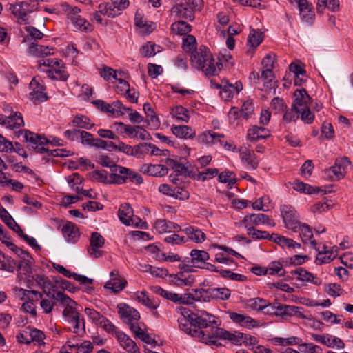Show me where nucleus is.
I'll use <instances>...</instances> for the list:
<instances>
[{"label": "nucleus", "mask_w": 353, "mask_h": 353, "mask_svg": "<svg viewBox=\"0 0 353 353\" xmlns=\"http://www.w3.org/2000/svg\"><path fill=\"white\" fill-rule=\"evenodd\" d=\"M191 63L193 67L201 70L207 76H214L220 70L219 61L213 58L210 50L205 46H201L192 52Z\"/></svg>", "instance_id": "nucleus-1"}, {"label": "nucleus", "mask_w": 353, "mask_h": 353, "mask_svg": "<svg viewBox=\"0 0 353 353\" xmlns=\"http://www.w3.org/2000/svg\"><path fill=\"white\" fill-rule=\"evenodd\" d=\"M188 317H189L191 325L194 327H198V330L207 328L208 327L212 329V327L219 325L216 321V317L204 310H199L196 312H190V314H188Z\"/></svg>", "instance_id": "nucleus-2"}, {"label": "nucleus", "mask_w": 353, "mask_h": 353, "mask_svg": "<svg viewBox=\"0 0 353 353\" xmlns=\"http://www.w3.org/2000/svg\"><path fill=\"white\" fill-rule=\"evenodd\" d=\"M350 164V160L346 157L337 158L333 166L324 170V177L332 181H339L344 177Z\"/></svg>", "instance_id": "nucleus-3"}, {"label": "nucleus", "mask_w": 353, "mask_h": 353, "mask_svg": "<svg viewBox=\"0 0 353 353\" xmlns=\"http://www.w3.org/2000/svg\"><path fill=\"white\" fill-rule=\"evenodd\" d=\"M23 137L29 149L37 150L41 154L48 151L47 145L49 144V141L46 137H42L29 130L24 131Z\"/></svg>", "instance_id": "nucleus-4"}, {"label": "nucleus", "mask_w": 353, "mask_h": 353, "mask_svg": "<svg viewBox=\"0 0 353 353\" xmlns=\"http://www.w3.org/2000/svg\"><path fill=\"white\" fill-rule=\"evenodd\" d=\"M38 3L21 2L17 5H10L9 10L17 18L19 23L28 24V14L37 9Z\"/></svg>", "instance_id": "nucleus-5"}, {"label": "nucleus", "mask_w": 353, "mask_h": 353, "mask_svg": "<svg viewBox=\"0 0 353 353\" xmlns=\"http://www.w3.org/2000/svg\"><path fill=\"white\" fill-rule=\"evenodd\" d=\"M280 210L285 228L294 232H297L300 222L294 208L284 205L281 206Z\"/></svg>", "instance_id": "nucleus-6"}, {"label": "nucleus", "mask_w": 353, "mask_h": 353, "mask_svg": "<svg viewBox=\"0 0 353 353\" xmlns=\"http://www.w3.org/2000/svg\"><path fill=\"white\" fill-rule=\"evenodd\" d=\"M16 338L17 341L21 343L30 344L33 341L40 343H43L45 335L41 330L28 326L20 331L17 334Z\"/></svg>", "instance_id": "nucleus-7"}, {"label": "nucleus", "mask_w": 353, "mask_h": 353, "mask_svg": "<svg viewBox=\"0 0 353 353\" xmlns=\"http://www.w3.org/2000/svg\"><path fill=\"white\" fill-rule=\"evenodd\" d=\"M203 301L210 302L213 299L227 300L230 296V290L227 288H210L202 289Z\"/></svg>", "instance_id": "nucleus-8"}, {"label": "nucleus", "mask_w": 353, "mask_h": 353, "mask_svg": "<svg viewBox=\"0 0 353 353\" xmlns=\"http://www.w3.org/2000/svg\"><path fill=\"white\" fill-rule=\"evenodd\" d=\"M32 92L30 93V99L34 104H39L48 100L47 93L44 92L45 87L37 77H34L30 83Z\"/></svg>", "instance_id": "nucleus-9"}, {"label": "nucleus", "mask_w": 353, "mask_h": 353, "mask_svg": "<svg viewBox=\"0 0 353 353\" xmlns=\"http://www.w3.org/2000/svg\"><path fill=\"white\" fill-rule=\"evenodd\" d=\"M214 334L219 339L228 340L235 345H241L244 342H247V334L241 332H230L223 328L219 327L215 329Z\"/></svg>", "instance_id": "nucleus-10"}, {"label": "nucleus", "mask_w": 353, "mask_h": 353, "mask_svg": "<svg viewBox=\"0 0 353 353\" xmlns=\"http://www.w3.org/2000/svg\"><path fill=\"white\" fill-rule=\"evenodd\" d=\"M51 299H53L66 305V307L63 311V316L65 319L78 312L76 309V305H77V303L63 292H58L55 294H53L51 296Z\"/></svg>", "instance_id": "nucleus-11"}, {"label": "nucleus", "mask_w": 353, "mask_h": 353, "mask_svg": "<svg viewBox=\"0 0 353 353\" xmlns=\"http://www.w3.org/2000/svg\"><path fill=\"white\" fill-rule=\"evenodd\" d=\"M105 243V239L99 232H93L90 239V246L88 248V252L92 258L97 259L102 256L103 252L99 249L102 248Z\"/></svg>", "instance_id": "nucleus-12"}, {"label": "nucleus", "mask_w": 353, "mask_h": 353, "mask_svg": "<svg viewBox=\"0 0 353 353\" xmlns=\"http://www.w3.org/2000/svg\"><path fill=\"white\" fill-rule=\"evenodd\" d=\"M126 285L127 281L119 275V271L113 270L110 272V280L105 283L104 287L111 290L114 293H117L123 290Z\"/></svg>", "instance_id": "nucleus-13"}, {"label": "nucleus", "mask_w": 353, "mask_h": 353, "mask_svg": "<svg viewBox=\"0 0 353 353\" xmlns=\"http://www.w3.org/2000/svg\"><path fill=\"white\" fill-rule=\"evenodd\" d=\"M159 191L176 199L184 200L189 198V192L181 187L172 188L170 185L163 183L159 186Z\"/></svg>", "instance_id": "nucleus-14"}, {"label": "nucleus", "mask_w": 353, "mask_h": 353, "mask_svg": "<svg viewBox=\"0 0 353 353\" xmlns=\"http://www.w3.org/2000/svg\"><path fill=\"white\" fill-rule=\"evenodd\" d=\"M117 308L121 318L127 323H132V321H137L140 319L139 312L125 303L118 305Z\"/></svg>", "instance_id": "nucleus-15"}, {"label": "nucleus", "mask_w": 353, "mask_h": 353, "mask_svg": "<svg viewBox=\"0 0 353 353\" xmlns=\"http://www.w3.org/2000/svg\"><path fill=\"white\" fill-rule=\"evenodd\" d=\"M194 11L195 10L185 3H176L171 9V12L176 17L190 21L194 20Z\"/></svg>", "instance_id": "nucleus-16"}, {"label": "nucleus", "mask_w": 353, "mask_h": 353, "mask_svg": "<svg viewBox=\"0 0 353 353\" xmlns=\"http://www.w3.org/2000/svg\"><path fill=\"white\" fill-rule=\"evenodd\" d=\"M66 321L73 325V332L82 336L85 333V319L78 312L72 316L65 319Z\"/></svg>", "instance_id": "nucleus-17"}, {"label": "nucleus", "mask_w": 353, "mask_h": 353, "mask_svg": "<svg viewBox=\"0 0 353 353\" xmlns=\"http://www.w3.org/2000/svg\"><path fill=\"white\" fill-rule=\"evenodd\" d=\"M216 328H219V326L212 327V329H210V331L205 330V331H195L193 334L196 335L197 338L202 341L203 343H205L208 345H214L216 346H221V343L218 342L216 339H219L216 336L214 335V330Z\"/></svg>", "instance_id": "nucleus-18"}, {"label": "nucleus", "mask_w": 353, "mask_h": 353, "mask_svg": "<svg viewBox=\"0 0 353 353\" xmlns=\"http://www.w3.org/2000/svg\"><path fill=\"white\" fill-rule=\"evenodd\" d=\"M116 337L123 349L130 353H139V349L135 342L122 332H116Z\"/></svg>", "instance_id": "nucleus-19"}, {"label": "nucleus", "mask_w": 353, "mask_h": 353, "mask_svg": "<svg viewBox=\"0 0 353 353\" xmlns=\"http://www.w3.org/2000/svg\"><path fill=\"white\" fill-rule=\"evenodd\" d=\"M298 7L300 11V15L303 20L306 22H311L314 19V11L311 3L307 0H299Z\"/></svg>", "instance_id": "nucleus-20"}, {"label": "nucleus", "mask_w": 353, "mask_h": 353, "mask_svg": "<svg viewBox=\"0 0 353 353\" xmlns=\"http://www.w3.org/2000/svg\"><path fill=\"white\" fill-rule=\"evenodd\" d=\"M133 214V210L129 203H125L120 205L118 216L123 224L130 225V223H134L135 219H132Z\"/></svg>", "instance_id": "nucleus-21"}, {"label": "nucleus", "mask_w": 353, "mask_h": 353, "mask_svg": "<svg viewBox=\"0 0 353 353\" xmlns=\"http://www.w3.org/2000/svg\"><path fill=\"white\" fill-rule=\"evenodd\" d=\"M191 258H188V263H191L193 268H201V264L209 259V254L204 250H192L190 252Z\"/></svg>", "instance_id": "nucleus-22"}, {"label": "nucleus", "mask_w": 353, "mask_h": 353, "mask_svg": "<svg viewBox=\"0 0 353 353\" xmlns=\"http://www.w3.org/2000/svg\"><path fill=\"white\" fill-rule=\"evenodd\" d=\"M270 135V132L267 128L254 125L248 130L247 137L250 141L253 142L266 139Z\"/></svg>", "instance_id": "nucleus-23"}, {"label": "nucleus", "mask_w": 353, "mask_h": 353, "mask_svg": "<svg viewBox=\"0 0 353 353\" xmlns=\"http://www.w3.org/2000/svg\"><path fill=\"white\" fill-rule=\"evenodd\" d=\"M269 218L264 214H251L245 216L242 220V223L245 228L258 225L259 224H265L268 223Z\"/></svg>", "instance_id": "nucleus-24"}, {"label": "nucleus", "mask_w": 353, "mask_h": 353, "mask_svg": "<svg viewBox=\"0 0 353 353\" xmlns=\"http://www.w3.org/2000/svg\"><path fill=\"white\" fill-rule=\"evenodd\" d=\"M156 230L161 234L165 232H170L172 230L174 231L181 230V226L178 224L167 221L165 219H159L154 223Z\"/></svg>", "instance_id": "nucleus-25"}, {"label": "nucleus", "mask_w": 353, "mask_h": 353, "mask_svg": "<svg viewBox=\"0 0 353 353\" xmlns=\"http://www.w3.org/2000/svg\"><path fill=\"white\" fill-rule=\"evenodd\" d=\"M62 233L68 242L74 243L79 236V230L72 222H67L62 228Z\"/></svg>", "instance_id": "nucleus-26"}, {"label": "nucleus", "mask_w": 353, "mask_h": 353, "mask_svg": "<svg viewBox=\"0 0 353 353\" xmlns=\"http://www.w3.org/2000/svg\"><path fill=\"white\" fill-rule=\"evenodd\" d=\"M172 133L180 139H193L195 137V131L188 125H174L172 126Z\"/></svg>", "instance_id": "nucleus-27"}, {"label": "nucleus", "mask_w": 353, "mask_h": 353, "mask_svg": "<svg viewBox=\"0 0 353 353\" xmlns=\"http://www.w3.org/2000/svg\"><path fill=\"white\" fill-rule=\"evenodd\" d=\"M81 134L83 138V141H81L82 144H86L90 146L105 150L107 148V141L99 138H94L93 135L88 132H83Z\"/></svg>", "instance_id": "nucleus-28"}, {"label": "nucleus", "mask_w": 353, "mask_h": 353, "mask_svg": "<svg viewBox=\"0 0 353 353\" xmlns=\"http://www.w3.org/2000/svg\"><path fill=\"white\" fill-rule=\"evenodd\" d=\"M117 172L123 174L125 183L129 180L131 182L136 183L137 185H140L143 181L142 176L130 168L119 165V167H117Z\"/></svg>", "instance_id": "nucleus-29"}, {"label": "nucleus", "mask_w": 353, "mask_h": 353, "mask_svg": "<svg viewBox=\"0 0 353 353\" xmlns=\"http://www.w3.org/2000/svg\"><path fill=\"white\" fill-rule=\"evenodd\" d=\"M190 312L189 310H186V309H183V312H181V314H183V316L182 318L178 319L179 326V328L181 329V330L184 331L185 332L191 335L193 337L197 338V336L194 335L193 333L195 331H202V330H197L196 328L192 329L190 327V326H192V325L190 322L189 317H188V314H189Z\"/></svg>", "instance_id": "nucleus-30"}, {"label": "nucleus", "mask_w": 353, "mask_h": 353, "mask_svg": "<svg viewBox=\"0 0 353 353\" xmlns=\"http://www.w3.org/2000/svg\"><path fill=\"white\" fill-rule=\"evenodd\" d=\"M294 96L295 99L292 105L298 108H301L302 106H307V105L311 101V97L309 96L307 92L304 88L297 89L294 92Z\"/></svg>", "instance_id": "nucleus-31"}, {"label": "nucleus", "mask_w": 353, "mask_h": 353, "mask_svg": "<svg viewBox=\"0 0 353 353\" xmlns=\"http://www.w3.org/2000/svg\"><path fill=\"white\" fill-rule=\"evenodd\" d=\"M52 50H53V48L38 45L35 41L32 42L28 48V52L35 57H43L53 54L54 52H51Z\"/></svg>", "instance_id": "nucleus-32"}, {"label": "nucleus", "mask_w": 353, "mask_h": 353, "mask_svg": "<svg viewBox=\"0 0 353 353\" xmlns=\"http://www.w3.org/2000/svg\"><path fill=\"white\" fill-rule=\"evenodd\" d=\"M32 277V279L37 283V285L43 290V292L48 297L51 298L53 294H52L50 291L46 292V289L50 290L54 287L48 278L43 274H34Z\"/></svg>", "instance_id": "nucleus-33"}, {"label": "nucleus", "mask_w": 353, "mask_h": 353, "mask_svg": "<svg viewBox=\"0 0 353 353\" xmlns=\"http://www.w3.org/2000/svg\"><path fill=\"white\" fill-rule=\"evenodd\" d=\"M24 125L23 119L20 112L6 117V127L10 129H18Z\"/></svg>", "instance_id": "nucleus-34"}, {"label": "nucleus", "mask_w": 353, "mask_h": 353, "mask_svg": "<svg viewBox=\"0 0 353 353\" xmlns=\"http://www.w3.org/2000/svg\"><path fill=\"white\" fill-rule=\"evenodd\" d=\"M327 8L332 12H337L339 10V0H317V12L323 14V10Z\"/></svg>", "instance_id": "nucleus-35"}, {"label": "nucleus", "mask_w": 353, "mask_h": 353, "mask_svg": "<svg viewBox=\"0 0 353 353\" xmlns=\"http://www.w3.org/2000/svg\"><path fill=\"white\" fill-rule=\"evenodd\" d=\"M182 231L188 235L189 239L196 243H201L205 239V234L198 228L189 226L183 229Z\"/></svg>", "instance_id": "nucleus-36"}, {"label": "nucleus", "mask_w": 353, "mask_h": 353, "mask_svg": "<svg viewBox=\"0 0 353 353\" xmlns=\"http://www.w3.org/2000/svg\"><path fill=\"white\" fill-rule=\"evenodd\" d=\"M48 76L49 78L53 80H59L65 81L69 77V74L64 68L56 67L53 69H49L47 71Z\"/></svg>", "instance_id": "nucleus-37"}, {"label": "nucleus", "mask_w": 353, "mask_h": 353, "mask_svg": "<svg viewBox=\"0 0 353 353\" xmlns=\"http://www.w3.org/2000/svg\"><path fill=\"white\" fill-rule=\"evenodd\" d=\"M222 137H223V134L207 131L199 135L197 139L199 143L208 144L215 143L216 141L221 142L220 139Z\"/></svg>", "instance_id": "nucleus-38"}, {"label": "nucleus", "mask_w": 353, "mask_h": 353, "mask_svg": "<svg viewBox=\"0 0 353 353\" xmlns=\"http://www.w3.org/2000/svg\"><path fill=\"white\" fill-rule=\"evenodd\" d=\"M72 125L75 128H84L86 130H91L94 126L90 119L84 115H77L72 121Z\"/></svg>", "instance_id": "nucleus-39"}, {"label": "nucleus", "mask_w": 353, "mask_h": 353, "mask_svg": "<svg viewBox=\"0 0 353 353\" xmlns=\"http://www.w3.org/2000/svg\"><path fill=\"white\" fill-rule=\"evenodd\" d=\"M202 289L203 288L194 290V294L185 293L181 294L180 296V303L191 304L192 301H203V297L201 296V295H202L201 293Z\"/></svg>", "instance_id": "nucleus-40"}, {"label": "nucleus", "mask_w": 353, "mask_h": 353, "mask_svg": "<svg viewBox=\"0 0 353 353\" xmlns=\"http://www.w3.org/2000/svg\"><path fill=\"white\" fill-rule=\"evenodd\" d=\"M17 268V261L12 257L2 254L0 259V270L14 272Z\"/></svg>", "instance_id": "nucleus-41"}, {"label": "nucleus", "mask_w": 353, "mask_h": 353, "mask_svg": "<svg viewBox=\"0 0 353 353\" xmlns=\"http://www.w3.org/2000/svg\"><path fill=\"white\" fill-rule=\"evenodd\" d=\"M240 154L242 161L245 162L250 168L256 169L258 167L259 163L254 157L253 151L245 149V150H241Z\"/></svg>", "instance_id": "nucleus-42"}, {"label": "nucleus", "mask_w": 353, "mask_h": 353, "mask_svg": "<svg viewBox=\"0 0 353 353\" xmlns=\"http://www.w3.org/2000/svg\"><path fill=\"white\" fill-rule=\"evenodd\" d=\"M136 299L141 303L145 306L150 309H156L159 306L157 301L151 299L148 296L146 295L145 292H138L135 294Z\"/></svg>", "instance_id": "nucleus-43"}, {"label": "nucleus", "mask_w": 353, "mask_h": 353, "mask_svg": "<svg viewBox=\"0 0 353 353\" xmlns=\"http://www.w3.org/2000/svg\"><path fill=\"white\" fill-rule=\"evenodd\" d=\"M246 305L254 310H263L268 306V301L262 298H252L245 301Z\"/></svg>", "instance_id": "nucleus-44"}, {"label": "nucleus", "mask_w": 353, "mask_h": 353, "mask_svg": "<svg viewBox=\"0 0 353 353\" xmlns=\"http://www.w3.org/2000/svg\"><path fill=\"white\" fill-rule=\"evenodd\" d=\"M171 30L179 35H184L191 31V26L183 21H179L172 24Z\"/></svg>", "instance_id": "nucleus-45"}, {"label": "nucleus", "mask_w": 353, "mask_h": 353, "mask_svg": "<svg viewBox=\"0 0 353 353\" xmlns=\"http://www.w3.org/2000/svg\"><path fill=\"white\" fill-rule=\"evenodd\" d=\"M171 114L176 119L184 122H188L190 118L188 110L181 105L172 108Z\"/></svg>", "instance_id": "nucleus-46"}, {"label": "nucleus", "mask_w": 353, "mask_h": 353, "mask_svg": "<svg viewBox=\"0 0 353 353\" xmlns=\"http://www.w3.org/2000/svg\"><path fill=\"white\" fill-rule=\"evenodd\" d=\"M263 33L259 30L251 29L248 38V43L253 48H256L263 41Z\"/></svg>", "instance_id": "nucleus-47"}, {"label": "nucleus", "mask_w": 353, "mask_h": 353, "mask_svg": "<svg viewBox=\"0 0 353 353\" xmlns=\"http://www.w3.org/2000/svg\"><path fill=\"white\" fill-rule=\"evenodd\" d=\"M219 181L221 183H228L229 188H232V186L236 183V179L234 172L231 171H224L219 174Z\"/></svg>", "instance_id": "nucleus-48"}, {"label": "nucleus", "mask_w": 353, "mask_h": 353, "mask_svg": "<svg viewBox=\"0 0 353 353\" xmlns=\"http://www.w3.org/2000/svg\"><path fill=\"white\" fill-rule=\"evenodd\" d=\"M284 111L283 119L287 123L295 121L299 118L300 108L292 105L290 109Z\"/></svg>", "instance_id": "nucleus-49"}, {"label": "nucleus", "mask_w": 353, "mask_h": 353, "mask_svg": "<svg viewBox=\"0 0 353 353\" xmlns=\"http://www.w3.org/2000/svg\"><path fill=\"white\" fill-rule=\"evenodd\" d=\"M165 163L166 166L170 168L172 170H174L175 172H177L176 176H179L183 172H188V168L186 166H185V165L172 159H166Z\"/></svg>", "instance_id": "nucleus-50"}, {"label": "nucleus", "mask_w": 353, "mask_h": 353, "mask_svg": "<svg viewBox=\"0 0 353 353\" xmlns=\"http://www.w3.org/2000/svg\"><path fill=\"white\" fill-rule=\"evenodd\" d=\"M297 230L304 243H306L313 236V233L310 226L306 223L301 224L300 223Z\"/></svg>", "instance_id": "nucleus-51"}, {"label": "nucleus", "mask_w": 353, "mask_h": 353, "mask_svg": "<svg viewBox=\"0 0 353 353\" xmlns=\"http://www.w3.org/2000/svg\"><path fill=\"white\" fill-rule=\"evenodd\" d=\"M71 23L78 29L85 30L86 32L91 30L90 23L80 16L70 17Z\"/></svg>", "instance_id": "nucleus-52"}, {"label": "nucleus", "mask_w": 353, "mask_h": 353, "mask_svg": "<svg viewBox=\"0 0 353 353\" xmlns=\"http://www.w3.org/2000/svg\"><path fill=\"white\" fill-rule=\"evenodd\" d=\"M97 161L101 165L110 168L112 172H117V167H119V165H117L108 156L99 155Z\"/></svg>", "instance_id": "nucleus-53"}, {"label": "nucleus", "mask_w": 353, "mask_h": 353, "mask_svg": "<svg viewBox=\"0 0 353 353\" xmlns=\"http://www.w3.org/2000/svg\"><path fill=\"white\" fill-rule=\"evenodd\" d=\"M143 110L149 122H151L155 126L159 125V118L152 109L151 105L149 103H145L143 105Z\"/></svg>", "instance_id": "nucleus-54"}, {"label": "nucleus", "mask_w": 353, "mask_h": 353, "mask_svg": "<svg viewBox=\"0 0 353 353\" xmlns=\"http://www.w3.org/2000/svg\"><path fill=\"white\" fill-rule=\"evenodd\" d=\"M4 244L21 259H26V258H30V259H32V257L30 256L28 252L25 251L21 248L17 247L13 243L4 242Z\"/></svg>", "instance_id": "nucleus-55"}, {"label": "nucleus", "mask_w": 353, "mask_h": 353, "mask_svg": "<svg viewBox=\"0 0 353 353\" xmlns=\"http://www.w3.org/2000/svg\"><path fill=\"white\" fill-rule=\"evenodd\" d=\"M219 273L223 278H228L233 281L243 282L247 280L246 276L240 274H237V273H234L230 270H219Z\"/></svg>", "instance_id": "nucleus-56"}, {"label": "nucleus", "mask_w": 353, "mask_h": 353, "mask_svg": "<svg viewBox=\"0 0 353 353\" xmlns=\"http://www.w3.org/2000/svg\"><path fill=\"white\" fill-rule=\"evenodd\" d=\"M246 228L248 231V234L252 236L253 239H266L268 236H269V233L267 231H262L255 229L254 226L248 227Z\"/></svg>", "instance_id": "nucleus-57"}, {"label": "nucleus", "mask_w": 353, "mask_h": 353, "mask_svg": "<svg viewBox=\"0 0 353 353\" xmlns=\"http://www.w3.org/2000/svg\"><path fill=\"white\" fill-rule=\"evenodd\" d=\"M107 172L103 170H94L89 174V176L92 181H97L105 184H108L109 179L107 176Z\"/></svg>", "instance_id": "nucleus-58"}, {"label": "nucleus", "mask_w": 353, "mask_h": 353, "mask_svg": "<svg viewBox=\"0 0 353 353\" xmlns=\"http://www.w3.org/2000/svg\"><path fill=\"white\" fill-rule=\"evenodd\" d=\"M274 74L272 70L264 68L261 72V78L265 81L264 84L268 88H272L275 86V82L272 81Z\"/></svg>", "instance_id": "nucleus-59"}, {"label": "nucleus", "mask_w": 353, "mask_h": 353, "mask_svg": "<svg viewBox=\"0 0 353 353\" xmlns=\"http://www.w3.org/2000/svg\"><path fill=\"white\" fill-rule=\"evenodd\" d=\"M299 116L301 115V120L305 123L310 124L313 122L314 119V114L310 111L307 106L300 108Z\"/></svg>", "instance_id": "nucleus-60"}, {"label": "nucleus", "mask_w": 353, "mask_h": 353, "mask_svg": "<svg viewBox=\"0 0 353 353\" xmlns=\"http://www.w3.org/2000/svg\"><path fill=\"white\" fill-rule=\"evenodd\" d=\"M145 272H149L150 274L157 277L163 278L168 276V271L165 268H156L148 265L145 266Z\"/></svg>", "instance_id": "nucleus-61"}, {"label": "nucleus", "mask_w": 353, "mask_h": 353, "mask_svg": "<svg viewBox=\"0 0 353 353\" xmlns=\"http://www.w3.org/2000/svg\"><path fill=\"white\" fill-rule=\"evenodd\" d=\"M292 274L297 275V279L303 281H310L313 279V274L304 270L302 268H296L295 270L291 272Z\"/></svg>", "instance_id": "nucleus-62"}, {"label": "nucleus", "mask_w": 353, "mask_h": 353, "mask_svg": "<svg viewBox=\"0 0 353 353\" xmlns=\"http://www.w3.org/2000/svg\"><path fill=\"white\" fill-rule=\"evenodd\" d=\"M84 311L85 314L97 325L101 321L104 320V316L92 308L86 307Z\"/></svg>", "instance_id": "nucleus-63"}, {"label": "nucleus", "mask_w": 353, "mask_h": 353, "mask_svg": "<svg viewBox=\"0 0 353 353\" xmlns=\"http://www.w3.org/2000/svg\"><path fill=\"white\" fill-rule=\"evenodd\" d=\"M299 351L303 353H319L321 351V348L313 343H303L299 345Z\"/></svg>", "instance_id": "nucleus-64"}]
</instances>
